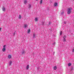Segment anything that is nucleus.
<instances>
[{"mask_svg":"<svg viewBox=\"0 0 74 74\" xmlns=\"http://www.w3.org/2000/svg\"><path fill=\"white\" fill-rule=\"evenodd\" d=\"M71 63H69L68 64V66H70V65H71Z\"/></svg>","mask_w":74,"mask_h":74,"instance_id":"22","label":"nucleus"},{"mask_svg":"<svg viewBox=\"0 0 74 74\" xmlns=\"http://www.w3.org/2000/svg\"><path fill=\"white\" fill-rule=\"evenodd\" d=\"M40 5H41L42 4V0H40Z\"/></svg>","mask_w":74,"mask_h":74,"instance_id":"20","label":"nucleus"},{"mask_svg":"<svg viewBox=\"0 0 74 74\" xmlns=\"http://www.w3.org/2000/svg\"><path fill=\"white\" fill-rule=\"evenodd\" d=\"M27 27V25L25 24H24V27L25 28H26V27Z\"/></svg>","mask_w":74,"mask_h":74,"instance_id":"8","label":"nucleus"},{"mask_svg":"<svg viewBox=\"0 0 74 74\" xmlns=\"http://www.w3.org/2000/svg\"><path fill=\"white\" fill-rule=\"evenodd\" d=\"M37 69L38 70H39V69H40V67H38Z\"/></svg>","mask_w":74,"mask_h":74,"instance_id":"27","label":"nucleus"},{"mask_svg":"<svg viewBox=\"0 0 74 74\" xmlns=\"http://www.w3.org/2000/svg\"><path fill=\"white\" fill-rule=\"evenodd\" d=\"M64 24H66V22L64 21Z\"/></svg>","mask_w":74,"mask_h":74,"instance_id":"26","label":"nucleus"},{"mask_svg":"<svg viewBox=\"0 0 74 74\" xmlns=\"http://www.w3.org/2000/svg\"><path fill=\"white\" fill-rule=\"evenodd\" d=\"M72 10V8H69L67 9V14H70L71 13V11Z\"/></svg>","mask_w":74,"mask_h":74,"instance_id":"1","label":"nucleus"},{"mask_svg":"<svg viewBox=\"0 0 74 74\" xmlns=\"http://www.w3.org/2000/svg\"><path fill=\"white\" fill-rule=\"evenodd\" d=\"M21 53L22 55H23V54H25L26 53V51H25L24 50H22V51H21Z\"/></svg>","mask_w":74,"mask_h":74,"instance_id":"3","label":"nucleus"},{"mask_svg":"<svg viewBox=\"0 0 74 74\" xmlns=\"http://www.w3.org/2000/svg\"><path fill=\"white\" fill-rule=\"evenodd\" d=\"M52 23L51 22H49V25H51Z\"/></svg>","mask_w":74,"mask_h":74,"instance_id":"25","label":"nucleus"},{"mask_svg":"<svg viewBox=\"0 0 74 74\" xmlns=\"http://www.w3.org/2000/svg\"><path fill=\"white\" fill-rule=\"evenodd\" d=\"M55 44V43H54V44Z\"/></svg>","mask_w":74,"mask_h":74,"instance_id":"30","label":"nucleus"},{"mask_svg":"<svg viewBox=\"0 0 74 74\" xmlns=\"http://www.w3.org/2000/svg\"><path fill=\"white\" fill-rule=\"evenodd\" d=\"M56 69H57V67L56 66H55L54 67V68H53L54 70H56Z\"/></svg>","mask_w":74,"mask_h":74,"instance_id":"18","label":"nucleus"},{"mask_svg":"<svg viewBox=\"0 0 74 74\" xmlns=\"http://www.w3.org/2000/svg\"><path fill=\"white\" fill-rule=\"evenodd\" d=\"M5 8L4 7H3L2 8V11H5Z\"/></svg>","mask_w":74,"mask_h":74,"instance_id":"13","label":"nucleus"},{"mask_svg":"<svg viewBox=\"0 0 74 74\" xmlns=\"http://www.w3.org/2000/svg\"><path fill=\"white\" fill-rule=\"evenodd\" d=\"M5 46H6V45H4L3 46V48L2 49V51L3 52H5Z\"/></svg>","mask_w":74,"mask_h":74,"instance_id":"2","label":"nucleus"},{"mask_svg":"<svg viewBox=\"0 0 74 74\" xmlns=\"http://www.w3.org/2000/svg\"><path fill=\"white\" fill-rule=\"evenodd\" d=\"M38 0H36V1H38Z\"/></svg>","mask_w":74,"mask_h":74,"instance_id":"29","label":"nucleus"},{"mask_svg":"<svg viewBox=\"0 0 74 74\" xmlns=\"http://www.w3.org/2000/svg\"><path fill=\"white\" fill-rule=\"evenodd\" d=\"M1 28H0V32L1 31Z\"/></svg>","mask_w":74,"mask_h":74,"instance_id":"28","label":"nucleus"},{"mask_svg":"<svg viewBox=\"0 0 74 74\" xmlns=\"http://www.w3.org/2000/svg\"><path fill=\"white\" fill-rule=\"evenodd\" d=\"M26 68V70H28V69H29V65H27Z\"/></svg>","mask_w":74,"mask_h":74,"instance_id":"12","label":"nucleus"},{"mask_svg":"<svg viewBox=\"0 0 74 74\" xmlns=\"http://www.w3.org/2000/svg\"><path fill=\"white\" fill-rule=\"evenodd\" d=\"M58 5V3H55L54 4V6H55V7H56V6H57Z\"/></svg>","mask_w":74,"mask_h":74,"instance_id":"11","label":"nucleus"},{"mask_svg":"<svg viewBox=\"0 0 74 74\" xmlns=\"http://www.w3.org/2000/svg\"><path fill=\"white\" fill-rule=\"evenodd\" d=\"M60 35H62V31H61L60 33Z\"/></svg>","mask_w":74,"mask_h":74,"instance_id":"24","label":"nucleus"},{"mask_svg":"<svg viewBox=\"0 0 74 74\" xmlns=\"http://www.w3.org/2000/svg\"><path fill=\"white\" fill-rule=\"evenodd\" d=\"M36 34H33V37L34 38H36Z\"/></svg>","mask_w":74,"mask_h":74,"instance_id":"6","label":"nucleus"},{"mask_svg":"<svg viewBox=\"0 0 74 74\" xmlns=\"http://www.w3.org/2000/svg\"><path fill=\"white\" fill-rule=\"evenodd\" d=\"M61 15H63V13H64V11L62 10L61 11Z\"/></svg>","mask_w":74,"mask_h":74,"instance_id":"14","label":"nucleus"},{"mask_svg":"<svg viewBox=\"0 0 74 74\" xmlns=\"http://www.w3.org/2000/svg\"><path fill=\"white\" fill-rule=\"evenodd\" d=\"M13 35L14 36H15V32H16V31L15 30H14L13 31Z\"/></svg>","mask_w":74,"mask_h":74,"instance_id":"16","label":"nucleus"},{"mask_svg":"<svg viewBox=\"0 0 74 74\" xmlns=\"http://www.w3.org/2000/svg\"><path fill=\"white\" fill-rule=\"evenodd\" d=\"M41 24L42 25H44V22H42L41 23Z\"/></svg>","mask_w":74,"mask_h":74,"instance_id":"21","label":"nucleus"},{"mask_svg":"<svg viewBox=\"0 0 74 74\" xmlns=\"http://www.w3.org/2000/svg\"><path fill=\"white\" fill-rule=\"evenodd\" d=\"M30 31V29H29L28 30L27 32V33H29Z\"/></svg>","mask_w":74,"mask_h":74,"instance_id":"19","label":"nucleus"},{"mask_svg":"<svg viewBox=\"0 0 74 74\" xmlns=\"http://www.w3.org/2000/svg\"><path fill=\"white\" fill-rule=\"evenodd\" d=\"M8 59H11V56L10 55H9L8 56Z\"/></svg>","mask_w":74,"mask_h":74,"instance_id":"7","label":"nucleus"},{"mask_svg":"<svg viewBox=\"0 0 74 74\" xmlns=\"http://www.w3.org/2000/svg\"><path fill=\"white\" fill-rule=\"evenodd\" d=\"M31 7H32V5L30 4H29L28 5V8L29 9L31 8Z\"/></svg>","mask_w":74,"mask_h":74,"instance_id":"10","label":"nucleus"},{"mask_svg":"<svg viewBox=\"0 0 74 74\" xmlns=\"http://www.w3.org/2000/svg\"><path fill=\"white\" fill-rule=\"evenodd\" d=\"M24 3L25 4L27 3V0H24Z\"/></svg>","mask_w":74,"mask_h":74,"instance_id":"5","label":"nucleus"},{"mask_svg":"<svg viewBox=\"0 0 74 74\" xmlns=\"http://www.w3.org/2000/svg\"><path fill=\"white\" fill-rule=\"evenodd\" d=\"M21 16L20 15H19L18 16V18L20 19H21Z\"/></svg>","mask_w":74,"mask_h":74,"instance_id":"17","label":"nucleus"},{"mask_svg":"<svg viewBox=\"0 0 74 74\" xmlns=\"http://www.w3.org/2000/svg\"><path fill=\"white\" fill-rule=\"evenodd\" d=\"M66 36H64V37H63V41H66Z\"/></svg>","mask_w":74,"mask_h":74,"instance_id":"4","label":"nucleus"},{"mask_svg":"<svg viewBox=\"0 0 74 74\" xmlns=\"http://www.w3.org/2000/svg\"><path fill=\"white\" fill-rule=\"evenodd\" d=\"M37 21H38V18H35V22H37Z\"/></svg>","mask_w":74,"mask_h":74,"instance_id":"9","label":"nucleus"},{"mask_svg":"<svg viewBox=\"0 0 74 74\" xmlns=\"http://www.w3.org/2000/svg\"><path fill=\"white\" fill-rule=\"evenodd\" d=\"M72 52H74V48H73L72 49Z\"/></svg>","mask_w":74,"mask_h":74,"instance_id":"23","label":"nucleus"},{"mask_svg":"<svg viewBox=\"0 0 74 74\" xmlns=\"http://www.w3.org/2000/svg\"><path fill=\"white\" fill-rule=\"evenodd\" d=\"M11 64H12V61H10L9 63V64L10 66H11Z\"/></svg>","mask_w":74,"mask_h":74,"instance_id":"15","label":"nucleus"}]
</instances>
